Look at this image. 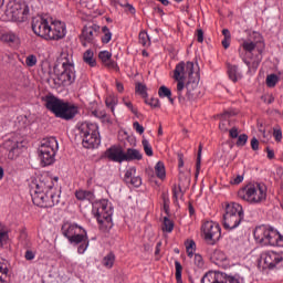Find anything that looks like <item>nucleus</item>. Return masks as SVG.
<instances>
[{"label": "nucleus", "instance_id": "1", "mask_svg": "<svg viewBox=\"0 0 283 283\" xmlns=\"http://www.w3.org/2000/svg\"><path fill=\"white\" fill-rule=\"evenodd\" d=\"M57 177L44 175L39 179L32 180L29 185L32 203L39 208H53L60 203L61 191L56 187Z\"/></svg>", "mask_w": 283, "mask_h": 283}, {"label": "nucleus", "instance_id": "2", "mask_svg": "<svg viewBox=\"0 0 283 283\" xmlns=\"http://www.w3.org/2000/svg\"><path fill=\"white\" fill-rule=\"evenodd\" d=\"M174 80L177 82V96L182 97L187 90V99L195 101L199 96V69L193 62H179L174 69Z\"/></svg>", "mask_w": 283, "mask_h": 283}, {"label": "nucleus", "instance_id": "3", "mask_svg": "<svg viewBox=\"0 0 283 283\" xmlns=\"http://www.w3.org/2000/svg\"><path fill=\"white\" fill-rule=\"evenodd\" d=\"M265 50V42L262 34L259 32H251L247 39L240 41V59L248 66V71L255 72L262 63V53Z\"/></svg>", "mask_w": 283, "mask_h": 283}, {"label": "nucleus", "instance_id": "4", "mask_svg": "<svg viewBox=\"0 0 283 283\" xmlns=\"http://www.w3.org/2000/svg\"><path fill=\"white\" fill-rule=\"evenodd\" d=\"M41 101L48 112L53 113L56 118L72 120L78 114V106L67 103L53 94L42 96Z\"/></svg>", "mask_w": 283, "mask_h": 283}, {"label": "nucleus", "instance_id": "5", "mask_svg": "<svg viewBox=\"0 0 283 283\" xmlns=\"http://www.w3.org/2000/svg\"><path fill=\"white\" fill-rule=\"evenodd\" d=\"M53 73L60 85L67 86L75 83L76 71L72 54L62 52L53 67Z\"/></svg>", "mask_w": 283, "mask_h": 283}, {"label": "nucleus", "instance_id": "6", "mask_svg": "<svg viewBox=\"0 0 283 283\" xmlns=\"http://www.w3.org/2000/svg\"><path fill=\"white\" fill-rule=\"evenodd\" d=\"M254 242L261 247H283V235L270 226H258L253 231Z\"/></svg>", "mask_w": 283, "mask_h": 283}, {"label": "nucleus", "instance_id": "7", "mask_svg": "<svg viewBox=\"0 0 283 283\" xmlns=\"http://www.w3.org/2000/svg\"><path fill=\"white\" fill-rule=\"evenodd\" d=\"M266 191L264 184H248L238 191V197L250 206H261L266 201Z\"/></svg>", "mask_w": 283, "mask_h": 283}, {"label": "nucleus", "instance_id": "8", "mask_svg": "<svg viewBox=\"0 0 283 283\" xmlns=\"http://www.w3.org/2000/svg\"><path fill=\"white\" fill-rule=\"evenodd\" d=\"M77 135L82 138V145L86 149H95L101 146V133L95 123L83 122L78 124Z\"/></svg>", "mask_w": 283, "mask_h": 283}, {"label": "nucleus", "instance_id": "9", "mask_svg": "<svg viewBox=\"0 0 283 283\" xmlns=\"http://www.w3.org/2000/svg\"><path fill=\"white\" fill-rule=\"evenodd\" d=\"M244 219L243 207L238 202L226 203V212L222 218V226L226 230L231 231L240 227Z\"/></svg>", "mask_w": 283, "mask_h": 283}, {"label": "nucleus", "instance_id": "10", "mask_svg": "<svg viewBox=\"0 0 283 283\" xmlns=\"http://www.w3.org/2000/svg\"><path fill=\"white\" fill-rule=\"evenodd\" d=\"M92 214L95 217L99 226L104 228L112 227V216L114 214V208L111 201L102 199L93 203Z\"/></svg>", "mask_w": 283, "mask_h": 283}, {"label": "nucleus", "instance_id": "11", "mask_svg": "<svg viewBox=\"0 0 283 283\" xmlns=\"http://www.w3.org/2000/svg\"><path fill=\"white\" fill-rule=\"evenodd\" d=\"M59 149L57 140L54 137L42 138L39 145V160L42 166H51L54 164V156Z\"/></svg>", "mask_w": 283, "mask_h": 283}, {"label": "nucleus", "instance_id": "12", "mask_svg": "<svg viewBox=\"0 0 283 283\" xmlns=\"http://www.w3.org/2000/svg\"><path fill=\"white\" fill-rule=\"evenodd\" d=\"M260 266L263 270H275L283 268V252L265 251L260 254Z\"/></svg>", "mask_w": 283, "mask_h": 283}, {"label": "nucleus", "instance_id": "13", "mask_svg": "<svg viewBox=\"0 0 283 283\" xmlns=\"http://www.w3.org/2000/svg\"><path fill=\"white\" fill-rule=\"evenodd\" d=\"M71 245L77 247V254L83 255L90 247L88 235L86 230L75 231L70 234H63Z\"/></svg>", "mask_w": 283, "mask_h": 283}, {"label": "nucleus", "instance_id": "14", "mask_svg": "<svg viewBox=\"0 0 283 283\" xmlns=\"http://www.w3.org/2000/svg\"><path fill=\"white\" fill-rule=\"evenodd\" d=\"M28 14H30V9L28 8V6L15 1H11L9 2V4H7L6 15L11 21L24 22L28 18Z\"/></svg>", "mask_w": 283, "mask_h": 283}, {"label": "nucleus", "instance_id": "15", "mask_svg": "<svg viewBox=\"0 0 283 283\" xmlns=\"http://www.w3.org/2000/svg\"><path fill=\"white\" fill-rule=\"evenodd\" d=\"M201 283H244V279L239 274L227 276L223 272L209 271L202 276Z\"/></svg>", "mask_w": 283, "mask_h": 283}, {"label": "nucleus", "instance_id": "16", "mask_svg": "<svg viewBox=\"0 0 283 283\" xmlns=\"http://www.w3.org/2000/svg\"><path fill=\"white\" fill-rule=\"evenodd\" d=\"M22 148V136L18 134L9 135V137L3 140V149L8 151L7 158L9 160H14L18 158Z\"/></svg>", "mask_w": 283, "mask_h": 283}, {"label": "nucleus", "instance_id": "17", "mask_svg": "<svg viewBox=\"0 0 283 283\" xmlns=\"http://www.w3.org/2000/svg\"><path fill=\"white\" fill-rule=\"evenodd\" d=\"M201 233L205 237L206 242L216 244L221 238L220 224L214 221H205L201 226Z\"/></svg>", "mask_w": 283, "mask_h": 283}, {"label": "nucleus", "instance_id": "18", "mask_svg": "<svg viewBox=\"0 0 283 283\" xmlns=\"http://www.w3.org/2000/svg\"><path fill=\"white\" fill-rule=\"evenodd\" d=\"M66 35V25L64 22L55 20L52 22V27L46 31V35H41L44 40L59 41Z\"/></svg>", "mask_w": 283, "mask_h": 283}, {"label": "nucleus", "instance_id": "19", "mask_svg": "<svg viewBox=\"0 0 283 283\" xmlns=\"http://www.w3.org/2000/svg\"><path fill=\"white\" fill-rule=\"evenodd\" d=\"M53 22L54 21H51L48 18H44L41 15L32 18V22H31L32 32H34V34L40 38L42 35H46V33L52 28Z\"/></svg>", "mask_w": 283, "mask_h": 283}, {"label": "nucleus", "instance_id": "20", "mask_svg": "<svg viewBox=\"0 0 283 283\" xmlns=\"http://www.w3.org/2000/svg\"><path fill=\"white\" fill-rule=\"evenodd\" d=\"M98 35V27H84L82 31V35L80 40L82 41V45L84 48L88 46L90 44H95V39Z\"/></svg>", "mask_w": 283, "mask_h": 283}, {"label": "nucleus", "instance_id": "21", "mask_svg": "<svg viewBox=\"0 0 283 283\" xmlns=\"http://www.w3.org/2000/svg\"><path fill=\"white\" fill-rule=\"evenodd\" d=\"M105 157L109 161L122 164L125 161V151L120 146H112L106 149Z\"/></svg>", "mask_w": 283, "mask_h": 283}, {"label": "nucleus", "instance_id": "22", "mask_svg": "<svg viewBox=\"0 0 283 283\" xmlns=\"http://www.w3.org/2000/svg\"><path fill=\"white\" fill-rule=\"evenodd\" d=\"M136 167H130L125 170L124 182L128 187L139 188L143 185V179L136 177Z\"/></svg>", "mask_w": 283, "mask_h": 283}, {"label": "nucleus", "instance_id": "23", "mask_svg": "<svg viewBox=\"0 0 283 283\" xmlns=\"http://www.w3.org/2000/svg\"><path fill=\"white\" fill-rule=\"evenodd\" d=\"M211 261L219 268H227L229 265L228 263V256L224 254L221 250H214L211 254Z\"/></svg>", "mask_w": 283, "mask_h": 283}, {"label": "nucleus", "instance_id": "24", "mask_svg": "<svg viewBox=\"0 0 283 283\" xmlns=\"http://www.w3.org/2000/svg\"><path fill=\"white\" fill-rule=\"evenodd\" d=\"M98 59L102 61L103 65L108 67L109 70H117V63L112 60V53L109 51H102L98 53Z\"/></svg>", "mask_w": 283, "mask_h": 283}, {"label": "nucleus", "instance_id": "25", "mask_svg": "<svg viewBox=\"0 0 283 283\" xmlns=\"http://www.w3.org/2000/svg\"><path fill=\"white\" fill-rule=\"evenodd\" d=\"M0 40L14 48H17L20 43L19 35L12 31H7L6 33H2Z\"/></svg>", "mask_w": 283, "mask_h": 283}, {"label": "nucleus", "instance_id": "26", "mask_svg": "<svg viewBox=\"0 0 283 283\" xmlns=\"http://www.w3.org/2000/svg\"><path fill=\"white\" fill-rule=\"evenodd\" d=\"M85 229L82 228V226H78L77 223H71V222H64L63 226H61V233L64 234H72L77 231H84Z\"/></svg>", "mask_w": 283, "mask_h": 283}, {"label": "nucleus", "instance_id": "27", "mask_svg": "<svg viewBox=\"0 0 283 283\" xmlns=\"http://www.w3.org/2000/svg\"><path fill=\"white\" fill-rule=\"evenodd\" d=\"M134 160H143V153L132 148L127 149V151H124V161Z\"/></svg>", "mask_w": 283, "mask_h": 283}, {"label": "nucleus", "instance_id": "28", "mask_svg": "<svg viewBox=\"0 0 283 283\" xmlns=\"http://www.w3.org/2000/svg\"><path fill=\"white\" fill-rule=\"evenodd\" d=\"M74 196L80 201H92L94 199V195L92 191L80 189L77 190Z\"/></svg>", "mask_w": 283, "mask_h": 283}, {"label": "nucleus", "instance_id": "29", "mask_svg": "<svg viewBox=\"0 0 283 283\" xmlns=\"http://www.w3.org/2000/svg\"><path fill=\"white\" fill-rule=\"evenodd\" d=\"M228 76L233 83H237L242 77L240 71H238V67L235 65L228 66Z\"/></svg>", "mask_w": 283, "mask_h": 283}, {"label": "nucleus", "instance_id": "30", "mask_svg": "<svg viewBox=\"0 0 283 283\" xmlns=\"http://www.w3.org/2000/svg\"><path fill=\"white\" fill-rule=\"evenodd\" d=\"M93 56L94 54L92 50H86V52L83 53V62L90 67L96 66V60Z\"/></svg>", "mask_w": 283, "mask_h": 283}, {"label": "nucleus", "instance_id": "31", "mask_svg": "<svg viewBox=\"0 0 283 283\" xmlns=\"http://www.w3.org/2000/svg\"><path fill=\"white\" fill-rule=\"evenodd\" d=\"M114 263H115V254L113 252H109L108 254L103 256L102 265L103 268H106V270H111L112 268H114Z\"/></svg>", "mask_w": 283, "mask_h": 283}, {"label": "nucleus", "instance_id": "32", "mask_svg": "<svg viewBox=\"0 0 283 283\" xmlns=\"http://www.w3.org/2000/svg\"><path fill=\"white\" fill-rule=\"evenodd\" d=\"M184 247H186V253L189 259H192V256L196 253V242L195 240L187 239L186 242H184Z\"/></svg>", "mask_w": 283, "mask_h": 283}, {"label": "nucleus", "instance_id": "33", "mask_svg": "<svg viewBox=\"0 0 283 283\" xmlns=\"http://www.w3.org/2000/svg\"><path fill=\"white\" fill-rule=\"evenodd\" d=\"M105 105H106V107L112 109V113H114L115 107H117V105H118V97L115 96L114 94H109L108 96H106Z\"/></svg>", "mask_w": 283, "mask_h": 283}, {"label": "nucleus", "instance_id": "34", "mask_svg": "<svg viewBox=\"0 0 283 283\" xmlns=\"http://www.w3.org/2000/svg\"><path fill=\"white\" fill-rule=\"evenodd\" d=\"M159 97L167 98V99H169L170 104H174L172 92L169 87L160 86L159 87Z\"/></svg>", "mask_w": 283, "mask_h": 283}, {"label": "nucleus", "instance_id": "35", "mask_svg": "<svg viewBox=\"0 0 283 283\" xmlns=\"http://www.w3.org/2000/svg\"><path fill=\"white\" fill-rule=\"evenodd\" d=\"M155 176L160 180L166 178V168L164 167L163 161H157V164H155Z\"/></svg>", "mask_w": 283, "mask_h": 283}, {"label": "nucleus", "instance_id": "36", "mask_svg": "<svg viewBox=\"0 0 283 283\" xmlns=\"http://www.w3.org/2000/svg\"><path fill=\"white\" fill-rule=\"evenodd\" d=\"M161 229L164 233H171L174 231V221L168 217H164Z\"/></svg>", "mask_w": 283, "mask_h": 283}, {"label": "nucleus", "instance_id": "37", "mask_svg": "<svg viewBox=\"0 0 283 283\" xmlns=\"http://www.w3.org/2000/svg\"><path fill=\"white\" fill-rule=\"evenodd\" d=\"M8 240H9L8 230L3 224H0V249H2V247H4V244L8 243Z\"/></svg>", "mask_w": 283, "mask_h": 283}, {"label": "nucleus", "instance_id": "38", "mask_svg": "<svg viewBox=\"0 0 283 283\" xmlns=\"http://www.w3.org/2000/svg\"><path fill=\"white\" fill-rule=\"evenodd\" d=\"M93 115L102 119L103 124H112L111 117L104 111H93Z\"/></svg>", "mask_w": 283, "mask_h": 283}, {"label": "nucleus", "instance_id": "39", "mask_svg": "<svg viewBox=\"0 0 283 283\" xmlns=\"http://www.w3.org/2000/svg\"><path fill=\"white\" fill-rule=\"evenodd\" d=\"M8 265L0 263V283H6L8 281Z\"/></svg>", "mask_w": 283, "mask_h": 283}, {"label": "nucleus", "instance_id": "40", "mask_svg": "<svg viewBox=\"0 0 283 283\" xmlns=\"http://www.w3.org/2000/svg\"><path fill=\"white\" fill-rule=\"evenodd\" d=\"M175 268H176V281L177 283H184L182 282V265L179 261H176L174 263Z\"/></svg>", "mask_w": 283, "mask_h": 283}, {"label": "nucleus", "instance_id": "41", "mask_svg": "<svg viewBox=\"0 0 283 283\" xmlns=\"http://www.w3.org/2000/svg\"><path fill=\"white\" fill-rule=\"evenodd\" d=\"M135 92H137L143 98H147L148 96L147 86L142 83H137L135 85Z\"/></svg>", "mask_w": 283, "mask_h": 283}, {"label": "nucleus", "instance_id": "42", "mask_svg": "<svg viewBox=\"0 0 283 283\" xmlns=\"http://www.w3.org/2000/svg\"><path fill=\"white\" fill-rule=\"evenodd\" d=\"M142 146H144V151H145L146 156H148V157L154 156L153 146H150L149 140L143 139L142 140Z\"/></svg>", "mask_w": 283, "mask_h": 283}, {"label": "nucleus", "instance_id": "43", "mask_svg": "<svg viewBox=\"0 0 283 283\" xmlns=\"http://www.w3.org/2000/svg\"><path fill=\"white\" fill-rule=\"evenodd\" d=\"M138 42L143 46H149V44H150L149 35L146 32H140L138 34Z\"/></svg>", "mask_w": 283, "mask_h": 283}, {"label": "nucleus", "instance_id": "44", "mask_svg": "<svg viewBox=\"0 0 283 283\" xmlns=\"http://www.w3.org/2000/svg\"><path fill=\"white\" fill-rule=\"evenodd\" d=\"M102 31H103V34H104L102 36L103 44L109 43L111 40H112V32H111V30L107 27H103Z\"/></svg>", "mask_w": 283, "mask_h": 283}, {"label": "nucleus", "instance_id": "45", "mask_svg": "<svg viewBox=\"0 0 283 283\" xmlns=\"http://www.w3.org/2000/svg\"><path fill=\"white\" fill-rule=\"evenodd\" d=\"M192 258H195V265L199 270L205 269V259H202L201 254H193Z\"/></svg>", "mask_w": 283, "mask_h": 283}, {"label": "nucleus", "instance_id": "46", "mask_svg": "<svg viewBox=\"0 0 283 283\" xmlns=\"http://www.w3.org/2000/svg\"><path fill=\"white\" fill-rule=\"evenodd\" d=\"M276 83H279V76L275 74H270L266 76V86L269 87H275Z\"/></svg>", "mask_w": 283, "mask_h": 283}, {"label": "nucleus", "instance_id": "47", "mask_svg": "<svg viewBox=\"0 0 283 283\" xmlns=\"http://www.w3.org/2000/svg\"><path fill=\"white\" fill-rule=\"evenodd\" d=\"M38 63V57L35 55H29L25 57V65L29 67L35 66Z\"/></svg>", "mask_w": 283, "mask_h": 283}, {"label": "nucleus", "instance_id": "48", "mask_svg": "<svg viewBox=\"0 0 283 283\" xmlns=\"http://www.w3.org/2000/svg\"><path fill=\"white\" fill-rule=\"evenodd\" d=\"M237 146L238 147H243L244 145H247V142L249 140V136L248 135H240L239 137H237Z\"/></svg>", "mask_w": 283, "mask_h": 283}, {"label": "nucleus", "instance_id": "49", "mask_svg": "<svg viewBox=\"0 0 283 283\" xmlns=\"http://www.w3.org/2000/svg\"><path fill=\"white\" fill-rule=\"evenodd\" d=\"M229 126H230V120L228 119H223L219 123V129H221V132H228Z\"/></svg>", "mask_w": 283, "mask_h": 283}, {"label": "nucleus", "instance_id": "50", "mask_svg": "<svg viewBox=\"0 0 283 283\" xmlns=\"http://www.w3.org/2000/svg\"><path fill=\"white\" fill-rule=\"evenodd\" d=\"M35 258H36V253L35 252H33L32 250L25 251V254H24L25 261H32Z\"/></svg>", "mask_w": 283, "mask_h": 283}, {"label": "nucleus", "instance_id": "51", "mask_svg": "<svg viewBox=\"0 0 283 283\" xmlns=\"http://www.w3.org/2000/svg\"><path fill=\"white\" fill-rule=\"evenodd\" d=\"M123 101H124L125 107H127L132 112V114H134V115L138 114L137 108L134 107V105L130 102H125V98Z\"/></svg>", "mask_w": 283, "mask_h": 283}, {"label": "nucleus", "instance_id": "52", "mask_svg": "<svg viewBox=\"0 0 283 283\" xmlns=\"http://www.w3.org/2000/svg\"><path fill=\"white\" fill-rule=\"evenodd\" d=\"M134 129H135V132H137V134H140V135H143L144 130H145L144 126L138 124V122L134 123Z\"/></svg>", "mask_w": 283, "mask_h": 283}, {"label": "nucleus", "instance_id": "53", "mask_svg": "<svg viewBox=\"0 0 283 283\" xmlns=\"http://www.w3.org/2000/svg\"><path fill=\"white\" fill-rule=\"evenodd\" d=\"M251 149H253V151L259 150V139L255 137L251 138Z\"/></svg>", "mask_w": 283, "mask_h": 283}, {"label": "nucleus", "instance_id": "54", "mask_svg": "<svg viewBox=\"0 0 283 283\" xmlns=\"http://www.w3.org/2000/svg\"><path fill=\"white\" fill-rule=\"evenodd\" d=\"M201 153H202V146L199 145V149H198V161L196 163V168L199 170L200 166H201Z\"/></svg>", "mask_w": 283, "mask_h": 283}, {"label": "nucleus", "instance_id": "55", "mask_svg": "<svg viewBox=\"0 0 283 283\" xmlns=\"http://www.w3.org/2000/svg\"><path fill=\"white\" fill-rule=\"evenodd\" d=\"M147 104L150 105V107H154V108L160 107L159 99H157V98H151Z\"/></svg>", "mask_w": 283, "mask_h": 283}, {"label": "nucleus", "instance_id": "56", "mask_svg": "<svg viewBox=\"0 0 283 283\" xmlns=\"http://www.w3.org/2000/svg\"><path fill=\"white\" fill-rule=\"evenodd\" d=\"M273 137H275V140L280 143V140H282V130L280 129L273 130Z\"/></svg>", "mask_w": 283, "mask_h": 283}, {"label": "nucleus", "instance_id": "57", "mask_svg": "<svg viewBox=\"0 0 283 283\" xmlns=\"http://www.w3.org/2000/svg\"><path fill=\"white\" fill-rule=\"evenodd\" d=\"M222 48H224L226 50L230 48V43H231V38H224L222 41Z\"/></svg>", "mask_w": 283, "mask_h": 283}, {"label": "nucleus", "instance_id": "58", "mask_svg": "<svg viewBox=\"0 0 283 283\" xmlns=\"http://www.w3.org/2000/svg\"><path fill=\"white\" fill-rule=\"evenodd\" d=\"M231 182L233 185H240L241 182H243V176L238 175L237 177L233 178V180Z\"/></svg>", "mask_w": 283, "mask_h": 283}, {"label": "nucleus", "instance_id": "59", "mask_svg": "<svg viewBox=\"0 0 283 283\" xmlns=\"http://www.w3.org/2000/svg\"><path fill=\"white\" fill-rule=\"evenodd\" d=\"M230 137L231 138H238V137H240V136H238V128H231L230 129Z\"/></svg>", "mask_w": 283, "mask_h": 283}, {"label": "nucleus", "instance_id": "60", "mask_svg": "<svg viewBox=\"0 0 283 283\" xmlns=\"http://www.w3.org/2000/svg\"><path fill=\"white\" fill-rule=\"evenodd\" d=\"M266 157L272 160L273 158H275V153H273L272 149L268 148L266 149Z\"/></svg>", "mask_w": 283, "mask_h": 283}, {"label": "nucleus", "instance_id": "61", "mask_svg": "<svg viewBox=\"0 0 283 283\" xmlns=\"http://www.w3.org/2000/svg\"><path fill=\"white\" fill-rule=\"evenodd\" d=\"M197 38H198L199 43H202V41H205L203 33H202L201 29L198 30Z\"/></svg>", "mask_w": 283, "mask_h": 283}, {"label": "nucleus", "instance_id": "62", "mask_svg": "<svg viewBox=\"0 0 283 283\" xmlns=\"http://www.w3.org/2000/svg\"><path fill=\"white\" fill-rule=\"evenodd\" d=\"M222 35L224 39H231V33L228 29H222Z\"/></svg>", "mask_w": 283, "mask_h": 283}, {"label": "nucleus", "instance_id": "63", "mask_svg": "<svg viewBox=\"0 0 283 283\" xmlns=\"http://www.w3.org/2000/svg\"><path fill=\"white\" fill-rule=\"evenodd\" d=\"M116 87L118 93H124V84H122L120 82H117Z\"/></svg>", "mask_w": 283, "mask_h": 283}, {"label": "nucleus", "instance_id": "64", "mask_svg": "<svg viewBox=\"0 0 283 283\" xmlns=\"http://www.w3.org/2000/svg\"><path fill=\"white\" fill-rule=\"evenodd\" d=\"M164 211H166V214H169V202L167 200H164Z\"/></svg>", "mask_w": 283, "mask_h": 283}]
</instances>
